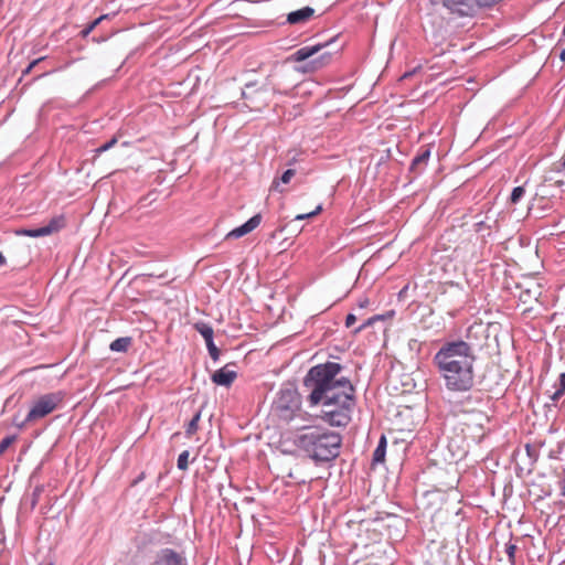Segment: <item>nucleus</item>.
<instances>
[{
  "instance_id": "14",
  "label": "nucleus",
  "mask_w": 565,
  "mask_h": 565,
  "mask_svg": "<svg viewBox=\"0 0 565 565\" xmlns=\"http://www.w3.org/2000/svg\"><path fill=\"white\" fill-rule=\"evenodd\" d=\"M315 10L311 7H303L299 10L288 13L287 22L289 24H301L310 20Z\"/></svg>"
},
{
  "instance_id": "21",
  "label": "nucleus",
  "mask_w": 565,
  "mask_h": 565,
  "mask_svg": "<svg viewBox=\"0 0 565 565\" xmlns=\"http://www.w3.org/2000/svg\"><path fill=\"white\" fill-rule=\"evenodd\" d=\"M296 174V171L294 169H287L280 177L279 181L274 180L273 188L277 189L279 186V182L287 184L290 182V180Z\"/></svg>"
},
{
  "instance_id": "35",
  "label": "nucleus",
  "mask_w": 565,
  "mask_h": 565,
  "mask_svg": "<svg viewBox=\"0 0 565 565\" xmlns=\"http://www.w3.org/2000/svg\"><path fill=\"white\" fill-rule=\"evenodd\" d=\"M7 263L6 260V257L3 256V254L0 252V267L4 266Z\"/></svg>"
},
{
  "instance_id": "20",
  "label": "nucleus",
  "mask_w": 565,
  "mask_h": 565,
  "mask_svg": "<svg viewBox=\"0 0 565 565\" xmlns=\"http://www.w3.org/2000/svg\"><path fill=\"white\" fill-rule=\"evenodd\" d=\"M201 413L202 411L199 409L192 417V419L189 422L186 428H185V434L188 436H192L196 433L198 430V425H199V422L201 419Z\"/></svg>"
},
{
  "instance_id": "26",
  "label": "nucleus",
  "mask_w": 565,
  "mask_h": 565,
  "mask_svg": "<svg viewBox=\"0 0 565 565\" xmlns=\"http://www.w3.org/2000/svg\"><path fill=\"white\" fill-rule=\"evenodd\" d=\"M17 440L15 435H10L4 437L0 441V456L4 454V451Z\"/></svg>"
},
{
  "instance_id": "6",
  "label": "nucleus",
  "mask_w": 565,
  "mask_h": 565,
  "mask_svg": "<svg viewBox=\"0 0 565 565\" xmlns=\"http://www.w3.org/2000/svg\"><path fill=\"white\" fill-rule=\"evenodd\" d=\"M65 398V393L62 391L47 393L41 395L35 399L25 416L24 420L18 425L19 428L25 427L28 424L36 422L57 409Z\"/></svg>"
},
{
  "instance_id": "7",
  "label": "nucleus",
  "mask_w": 565,
  "mask_h": 565,
  "mask_svg": "<svg viewBox=\"0 0 565 565\" xmlns=\"http://www.w3.org/2000/svg\"><path fill=\"white\" fill-rule=\"evenodd\" d=\"M66 222L64 215H56L52 217L47 224L35 227V228H22L18 231L19 235L29 236V237H43L52 235L53 233L58 232L63 227H65Z\"/></svg>"
},
{
  "instance_id": "5",
  "label": "nucleus",
  "mask_w": 565,
  "mask_h": 565,
  "mask_svg": "<svg viewBox=\"0 0 565 565\" xmlns=\"http://www.w3.org/2000/svg\"><path fill=\"white\" fill-rule=\"evenodd\" d=\"M276 415L284 422L289 423L296 418L301 411L300 395L295 387H281L273 404Z\"/></svg>"
},
{
  "instance_id": "25",
  "label": "nucleus",
  "mask_w": 565,
  "mask_h": 565,
  "mask_svg": "<svg viewBox=\"0 0 565 565\" xmlns=\"http://www.w3.org/2000/svg\"><path fill=\"white\" fill-rule=\"evenodd\" d=\"M189 451L188 450H184L182 451L179 457H178V461H177V466L180 470H186L188 469V466H189Z\"/></svg>"
},
{
  "instance_id": "3",
  "label": "nucleus",
  "mask_w": 565,
  "mask_h": 565,
  "mask_svg": "<svg viewBox=\"0 0 565 565\" xmlns=\"http://www.w3.org/2000/svg\"><path fill=\"white\" fill-rule=\"evenodd\" d=\"M295 445L315 462H328L340 454L342 437L324 426H303L295 438Z\"/></svg>"
},
{
  "instance_id": "8",
  "label": "nucleus",
  "mask_w": 565,
  "mask_h": 565,
  "mask_svg": "<svg viewBox=\"0 0 565 565\" xmlns=\"http://www.w3.org/2000/svg\"><path fill=\"white\" fill-rule=\"evenodd\" d=\"M431 3H441L451 13H456L460 17L470 15L473 11L472 2L475 0H430Z\"/></svg>"
},
{
  "instance_id": "22",
  "label": "nucleus",
  "mask_w": 565,
  "mask_h": 565,
  "mask_svg": "<svg viewBox=\"0 0 565 565\" xmlns=\"http://www.w3.org/2000/svg\"><path fill=\"white\" fill-rule=\"evenodd\" d=\"M107 15L104 14V15H100L99 18H97L96 20H94L93 22H90L89 24H87L82 31H81V36L82 38H87L88 34L100 23L102 20L106 19Z\"/></svg>"
},
{
  "instance_id": "32",
  "label": "nucleus",
  "mask_w": 565,
  "mask_h": 565,
  "mask_svg": "<svg viewBox=\"0 0 565 565\" xmlns=\"http://www.w3.org/2000/svg\"><path fill=\"white\" fill-rule=\"evenodd\" d=\"M356 321V317L353 313H349L345 318V326L348 328L352 327Z\"/></svg>"
},
{
  "instance_id": "9",
  "label": "nucleus",
  "mask_w": 565,
  "mask_h": 565,
  "mask_svg": "<svg viewBox=\"0 0 565 565\" xmlns=\"http://www.w3.org/2000/svg\"><path fill=\"white\" fill-rule=\"evenodd\" d=\"M334 41H335V38H333L329 41H326V42L317 43L315 45L302 46V47L298 49L292 55H290L289 60L294 61V62L306 61L309 57L318 54L320 51H322L323 49L329 46Z\"/></svg>"
},
{
  "instance_id": "2",
  "label": "nucleus",
  "mask_w": 565,
  "mask_h": 565,
  "mask_svg": "<svg viewBox=\"0 0 565 565\" xmlns=\"http://www.w3.org/2000/svg\"><path fill=\"white\" fill-rule=\"evenodd\" d=\"M477 360L458 355L452 350L440 347L433 356V364L444 381L447 391L467 393L475 386V364Z\"/></svg>"
},
{
  "instance_id": "16",
  "label": "nucleus",
  "mask_w": 565,
  "mask_h": 565,
  "mask_svg": "<svg viewBox=\"0 0 565 565\" xmlns=\"http://www.w3.org/2000/svg\"><path fill=\"white\" fill-rule=\"evenodd\" d=\"M194 329L202 335L205 342L213 340L214 331L213 328L207 322H196L194 324Z\"/></svg>"
},
{
  "instance_id": "10",
  "label": "nucleus",
  "mask_w": 565,
  "mask_h": 565,
  "mask_svg": "<svg viewBox=\"0 0 565 565\" xmlns=\"http://www.w3.org/2000/svg\"><path fill=\"white\" fill-rule=\"evenodd\" d=\"M262 222V215L255 214L244 224L227 233L226 238H239L254 231Z\"/></svg>"
},
{
  "instance_id": "38",
  "label": "nucleus",
  "mask_w": 565,
  "mask_h": 565,
  "mask_svg": "<svg viewBox=\"0 0 565 565\" xmlns=\"http://www.w3.org/2000/svg\"><path fill=\"white\" fill-rule=\"evenodd\" d=\"M254 86H255V84H254V83H247V84L245 85V88H247V89H248V88H252V87H254Z\"/></svg>"
},
{
  "instance_id": "13",
  "label": "nucleus",
  "mask_w": 565,
  "mask_h": 565,
  "mask_svg": "<svg viewBox=\"0 0 565 565\" xmlns=\"http://www.w3.org/2000/svg\"><path fill=\"white\" fill-rule=\"evenodd\" d=\"M430 158V150L428 148L420 149V151L413 158L409 172L415 177L423 173L428 164Z\"/></svg>"
},
{
  "instance_id": "15",
  "label": "nucleus",
  "mask_w": 565,
  "mask_h": 565,
  "mask_svg": "<svg viewBox=\"0 0 565 565\" xmlns=\"http://www.w3.org/2000/svg\"><path fill=\"white\" fill-rule=\"evenodd\" d=\"M565 395V372L558 376V383L555 391L550 395L552 405L556 406L557 402Z\"/></svg>"
},
{
  "instance_id": "23",
  "label": "nucleus",
  "mask_w": 565,
  "mask_h": 565,
  "mask_svg": "<svg viewBox=\"0 0 565 565\" xmlns=\"http://www.w3.org/2000/svg\"><path fill=\"white\" fill-rule=\"evenodd\" d=\"M524 194H525V190L523 186H515L511 192V196H510L511 203H513V204L519 203L521 201V199L524 196Z\"/></svg>"
},
{
  "instance_id": "28",
  "label": "nucleus",
  "mask_w": 565,
  "mask_h": 565,
  "mask_svg": "<svg viewBox=\"0 0 565 565\" xmlns=\"http://www.w3.org/2000/svg\"><path fill=\"white\" fill-rule=\"evenodd\" d=\"M117 143V138L116 137H113L109 141L103 143L102 146H99L98 148H96L95 152L97 154H100L103 152H106L108 151L110 148H113L115 145Z\"/></svg>"
},
{
  "instance_id": "31",
  "label": "nucleus",
  "mask_w": 565,
  "mask_h": 565,
  "mask_svg": "<svg viewBox=\"0 0 565 565\" xmlns=\"http://www.w3.org/2000/svg\"><path fill=\"white\" fill-rule=\"evenodd\" d=\"M43 60H44V57H40V58H36V60H34L33 62H31V63L29 64V66H28V67L22 72V75H26V74H29V73L31 72V70H32L36 64H39L41 61H43Z\"/></svg>"
},
{
  "instance_id": "37",
  "label": "nucleus",
  "mask_w": 565,
  "mask_h": 565,
  "mask_svg": "<svg viewBox=\"0 0 565 565\" xmlns=\"http://www.w3.org/2000/svg\"><path fill=\"white\" fill-rule=\"evenodd\" d=\"M367 299H364L363 301L360 302V307L364 308L367 305Z\"/></svg>"
},
{
  "instance_id": "24",
  "label": "nucleus",
  "mask_w": 565,
  "mask_h": 565,
  "mask_svg": "<svg viewBox=\"0 0 565 565\" xmlns=\"http://www.w3.org/2000/svg\"><path fill=\"white\" fill-rule=\"evenodd\" d=\"M205 344H206V349L209 351V354H210L211 359L214 362L218 361V359H220V350L215 345L214 340L207 341V342H205Z\"/></svg>"
},
{
  "instance_id": "11",
  "label": "nucleus",
  "mask_w": 565,
  "mask_h": 565,
  "mask_svg": "<svg viewBox=\"0 0 565 565\" xmlns=\"http://www.w3.org/2000/svg\"><path fill=\"white\" fill-rule=\"evenodd\" d=\"M184 558L171 548L161 550L152 565H183Z\"/></svg>"
},
{
  "instance_id": "12",
  "label": "nucleus",
  "mask_w": 565,
  "mask_h": 565,
  "mask_svg": "<svg viewBox=\"0 0 565 565\" xmlns=\"http://www.w3.org/2000/svg\"><path fill=\"white\" fill-rule=\"evenodd\" d=\"M236 376V371L230 369V365H225L215 371L211 379L212 382L215 383L216 385L230 386L234 382Z\"/></svg>"
},
{
  "instance_id": "18",
  "label": "nucleus",
  "mask_w": 565,
  "mask_h": 565,
  "mask_svg": "<svg viewBox=\"0 0 565 565\" xmlns=\"http://www.w3.org/2000/svg\"><path fill=\"white\" fill-rule=\"evenodd\" d=\"M330 60H331V53H329V52L322 53L321 55H319L318 58L310 61L308 63L306 70L317 71V70L323 67L324 65H327L330 62Z\"/></svg>"
},
{
  "instance_id": "1",
  "label": "nucleus",
  "mask_w": 565,
  "mask_h": 565,
  "mask_svg": "<svg viewBox=\"0 0 565 565\" xmlns=\"http://www.w3.org/2000/svg\"><path fill=\"white\" fill-rule=\"evenodd\" d=\"M340 363L328 361L309 369L303 387L310 407H320V417L332 427H345L355 406V387L343 376Z\"/></svg>"
},
{
  "instance_id": "39",
  "label": "nucleus",
  "mask_w": 565,
  "mask_h": 565,
  "mask_svg": "<svg viewBox=\"0 0 565 565\" xmlns=\"http://www.w3.org/2000/svg\"><path fill=\"white\" fill-rule=\"evenodd\" d=\"M242 96H243V98H245V99H247V98H248V95H247L246 90H243V92H242Z\"/></svg>"
},
{
  "instance_id": "17",
  "label": "nucleus",
  "mask_w": 565,
  "mask_h": 565,
  "mask_svg": "<svg viewBox=\"0 0 565 565\" xmlns=\"http://www.w3.org/2000/svg\"><path fill=\"white\" fill-rule=\"evenodd\" d=\"M131 344V338L130 337H121L114 340L109 349L114 352H126Z\"/></svg>"
},
{
  "instance_id": "41",
  "label": "nucleus",
  "mask_w": 565,
  "mask_h": 565,
  "mask_svg": "<svg viewBox=\"0 0 565 565\" xmlns=\"http://www.w3.org/2000/svg\"><path fill=\"white\" fill-rule=\"evenodd\" d=\"M364 326H365V324H363V326L359 327V328L355 330V332L361 331V330L364 328Z\"/></svg>"
},
{
  "instance_id": "27",
  "label": "nucleus",
  "mask_w": 565,
  "mask_h": 565,
  "mask_svg": "<svg viewBox=\"0 0 565 565\" xmlns=\"http://www.w3.org/2000/svg\"><path fill=\"white\" fill-rule=\"evenodd\" d=\"M516 545L509 542L505 544V553L508 555L509 562L511 565L515 564V552H516Z\"/></svg>"
},
{
  "instance_id": "29",
  "label": "nucleus",
  "mask_w": 565,
  "mask_h": 565,
  "mask_svg": "<svg viewBox=\"0 0 565 565\" xmlns=\"http://www.w3.org/2000/svg\"><path fill=\"white\" fill-rule=\"evenodd\" d=\"M273 90L274 93H277L278 90L276 89V87L269 82V79L267 78L266 83L264 85H262L259 88H258V92H263V93H266L268 90Z\"/></svg>"
},
{
  "instance_id": "30",
  "label": "nucleus",
  "mask_w": 565,
  "mask_h": 565,
  "mask_svg": "<svg viewBox=\"0 0 565 565\" xmlns=\"http://www.w3.org/2000/svg\"><path fill=\"white\" fill-rule=\"evenodd\" d=\"M321 209H322L321 205H319V206H317V209L315 211H312L310 213L297 215L296 220H305V218L315 216L321 211Z\"/></svg>"
},
{
  "instance_id": "19",
  "label": "nucleus",
  "mask_w": 565,
  "mask_h": 565,
  "mask_svg": "<svg viewBox=\"0 0 565 565\" xmlns=\"http://www.w3.org/2000/svg\"><path fill=\"white\" fill-rule=\"evenodd\" d=\"M386 454V438L385 436H382L380 438V441L373 452V462L379 463L383 462L385 459Z\"/></svg>"
},
{
  "instance_id": "34",
  "label": "nucleus",
  "mask_w": 565,
  "mask_h": 565,
  "mask_svg": "<svg viewBox=\"0 0 565 565\" xmlns=\"http://www.w3.org/2000/svg\"><path fill=\"white\" fill-rule=\"evenodd\" d=\"M557 172H565V154L561 159L559 168L557 169Z\"/></svg>"
},
{
  "instance_id": "4",
  "label": "nucleus",
  "mask_w": 565,
  "mask_h": 565,
  "mask_svg": "<svg viewBox=\"0 0 565 565\" xmlns=\"http://www.w3.org/2000/svg\"><path fill=\"white\" fill-rule=\"evenodd\" d=\"M486 338L483 324L473 323L467 328L463 338L445 341L441 345L460 356L465 355L477 360V353L482 349Z\"/></svg>"
},
{
  "instance_id": "36",
  "label": "nucleus",
  "mask_w": 565,
  "mask_h": 565,
  "mask_svg": "<svg viewBox=\"0 0 565 565\" xmlns=\"http://www.w3.org/2000/svg\"><path fill=\"white\" fill-rule=\"evenodd\" d=\"M559 58L562 62H565V49L561 51Z\"/></svg>"
},
{
  "instance_id": "33",
  "label": "nucleus",
  "mask_w": 565,
  "mask_h": 565,
  "mask_svg": "<svg viewBox=\"0 0 565 565\" xmlns=\"http://www.w3.org/2000/svg\"><path fill=\"white\" fill-rule=\"evenodd\" d=\"M558 486L561 490V495L565 497V469L563 471V478L558 481Z\"/></svg>"
},
{
  "instance_id": "40",
  "label": "nucleus",
  "mask_w": 565,
  "mask_h": 565,
  "mask_svg": "<svg viewBox=\"0 0 565 565\" xmlns=\"http://www.w3.org/2000/svg\"><path fill=\"white\" fill-rule=\"evenodd\" d=\"M47 74H49V72L42 73V74H40L36 78L43 77V76H45V75H47Z\"/></svg>"
}]
</instances>
